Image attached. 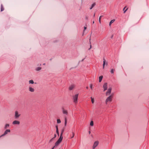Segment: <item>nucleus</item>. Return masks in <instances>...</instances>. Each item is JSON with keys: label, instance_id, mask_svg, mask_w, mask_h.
<instances>
[{"label": "nucleus", "instance_id": "2", "mask_svg": "<svg viewBox=\"0 0 149 149\" xmlns=\"http://www.w3.org/2000/svg\"><path fill=\"white\" fill-rule=\"evenodd\" d=\"M78 96V94H76L73 96V102L75 104H77V99Z\"/></svg>", "mask_w": 149, "mask_h": 149}, {"label": "nucleus", "instance_id": "15", "mask_svg": "<svg viewBox=\"0 0 149 149\" xmlns=\"http://www.w3.org/2000/svg\"><path fill=\"white\" fill-rule=\"evenodd\" d=\"M29 84H33L34 83L33 81V80H31L29 81Z\"/></svg>", "mask_w": 149, "mask_h": 149}, {"label": "nucleus", "instance_id": "5", "mask_svg": "<svg viewBox=\"0 0 149 149\" xmlns=\"http://www.w3.org/2000/svg\"><path fill=\"white\" fill-rule=\"evenodd\" d=\"M112 90V88L111 87H109L106 93V96L109 95L111 93V91Z\"/></svg>", "mask_w": 149, "mask_h": 149}, {"label": "nucleus", "instance_id": "16", "mask_svg": "<svg viewBox=\"0 0 149 149\" xmlns=\"http://www.w3.org/2000/svg\"><path fill=\"white\" fill-rule=\"evenodd\" d=\"M103 78V76H100L99 77V82H101L102 81V79Z\"/></svg>", "mask_w": 149, "mask_h": 149}, {"label": "nucleus", "instance_id": "12", "mask_svg": "<svg viewBox=\"0 0 149 149\" xmlns=\"http://www.w3.org/2000/svg\"><path fill=\"white\" fill-rule=\"evenodd\" d=\"M62 112L64 114L66 115H68V112L67 110L65 109L64 108L62 109Z\"/></svg>", "mask_w": 149, "mask_h": 149}, {"label": "nucleus", "instance_id": "11", "mask_svg": "<svg viewBox=\"0 0 149 149\" xmlns=\"http://www.w3.org/2000/svg\"><path fill=\"white\" fill-rule=\"evenodd\" d=\"M10 132V130L9 129H7L4 132L3 134L1 136H5L8 133Z\"/></svg>", "mask_w": 149, "mask_h": 149}, {"label": "nucleus", "instance_id": "7", "mask_svg": "<svg viewBox=\"0 0 149 149\" xmlns=\"http://www.w3.org/2000/svg\"><path fill=\"white\" fill-rule=\"evenodd\" d=\"M29 92L33 93L35 91V89L31 86H29Z\"/></svg>", "mask_w": 149, "mask_h": 149}, {"label": "nucleus", "instance_id": "30", "mask_svg": "<svg viewBox=\"0 0 149 149\" xmlns=\"http://www.w3.org/2000/svg\"><path fill=\"white\" fill-rule=\"evenodd\" d=\"M90 88L91 89H93V85L92 84H90Z\"/></svg>", "mask_w": 149, "mask_h": 149}, {"label": "nucleus", "instance_id": "14", "mask_svg": "<svg viewBox=\"0 0 149 149\" xmlns=\"http://www.w3.org/2000/svg\"><path fill=\"white\" fill-rule=\"evenodd\" d=\"M96 5V3H93V4H92V5H91V7L90 8V10H91L92 9V8L94 7Z\"/></svg>", "mask_w": 149, "mask_h": 149}, {"label": "nucleus", "instance_id": "35", "mask_svg": "<svg viewBox=\"0 0 149 149\" xmlns=\"http://www.w3.org/2000/svg\"><path fill=\"white\" fill-rule=\"evenodd\" d=\"M56 137V135L55 134L54 135V137L53 138H55Z\"/></svg>", "mask_w": 149, "mask_h": 149}, {"label": "nucleus", "instance_id": "31", "mask_svg": "<svg viewBox=\"0 0 149 149\" xmlns=\"http://www.w3.org/2000/svg\"><path fill=\"white\" fill-rule=\"evenodd\" d=\"M56 132L57 133V134L59 136V134L58 130H56Z\"/></svg>", "mask_w": 149, "mask_h": 149}, {"label": "nucleus", "instance_id": "34", "mask_svg": "<svg viewBox=\"0 0 149 149\" xmlns=\"http://www.w3.org/2000/svg\"><path fill=\"white\" fill-rule=\"evenodd\" d=\"M56 130H58V126L57 125H56Z\"/></svg>", "mask_w": 149, "mask_h": 149}, {"label": "nucleus", "instance_id": "22", "mask_svg": "<svg viewBox=\"0 0 149 149\" xmlns=\"http://www.w3.org/2000/svg\"><path fill=\"white\" fill-rule=\"evenodd\" d=\"M4 10V8L3 6V5L2 4L1 5V11H3Z\"/></svg>", "mask_w": 149, "mask_h": 149}, {"label": "nucleus", "instance_id": "19", "mask_svg": "<svg viewBox=\"0 0 149 149\" xmlns=\"http://www.w3.org/2000/svg\"><path fill=\"white\" fill-rule=\"evenodd\" d=\"M115 21V19H113L112 20H111L110 22L109 23V26H111V24L112 23H113Z\"/></svg>", "mask_w": 149, "mask_h": 149}, {"label": "nucleus", "instance_id": "42", "mask_svg": "<svg viewBox=\"0 0 149 149\" xmlns=\"http://www.w3.org/2000/svg\"><path fill=\"white\" fill-rule=\"evenodd\" d=\"M86 88L87 89H88V87H86Z\"/></svg>", "mask_w": 149, "mask_h": 149}, {"label": "nucleus", "instance_id": "17", "mask_svg": "<svg viewBox=\"0 0 149 149\" xmlns=\"http://www.w3.org/2000/svg\"><path fill=\"white\" fill-rule=\"evenodd\" d=\"M67 119L66 117H65V123H64V125L65 126L66 125H67Z\"/></svg>", "mask_w": 149, "mask_h": 149}, {"label": "nucleus", "instance_id": "38", "mask_svg": "<svg viewBox=\"0 0 149 149\" xmlns=\"http://www.w3.org/2000/svg\"><path fill=\"white\" fill-rule=\"evenodd\" d=\"M95 14H94V15H93V17H95Z\"/></svg>", "mask_w": 149, "mask_h": 149}, {"label": "nucleus", "instance_id": "3", "mask_svg": "<svg viewBox=\"0 0 149 149\" xmlns=\"http://www.w3.org/2000/svg\"><path fill=\"white\" fill-rule=\"evenodd\" d=\"M21 116V114L17 111H15L14 118H18Z\"/></svg>", "mask_w": 149, "mask_h": 149}, {"label": "nucleus", "instance_id": "41", "mask_svg": "<svg viewBox=\"0 0 149 149\" xmlns=\"http://www.w3.org/2000/svg\"><path fill=\"white\" fill-rule=\"evenodd\" d=\"M94 21H93V24H94Z\"/></svg>", "mask_w": 149, "mask_h": 149}, {"label": "nucleus", "instance_id": "36", "mask_svg": "<svg viewBox=\"0 0 149 149\" xmlns=\"http://www.w3.org/2000/svg\"><path fill=\"white\" fill-rule=\"evenodd\" d=\"M126 8V6H125L124 8H123V10H125V8Z\"/></svg>", "mask_w": 149, "mask_h": 149}, {"label": "nucleus", "instance_id": "29", "mask_svg": "<svg viewBox=\"0 0 149 149\" xmlns=\"http://www.w3.org/2000/svg\"><path fill=\"white\" fill-rule=\"evenodd\" d=\"M54 139V138H52L49 141V143H51V142Z\"/></svg>", "mask_w": 149, "mask_h": 149}, {"label": "nucleus", "instance_id": "8", "mask_svg": "<svg viewBox=\"0 0 149 149\" xmlns=\"http://www.w3.org/2000/svg\"><path fill=\"white\" fill-rule=\"evenodd\" d=\"M103 88L104 89V91H105L107 89V83H105L103 85Z\"/></svg>", "mask_w": 149, "mask_h": 149}, {"label": "nucleus", "instance_id": "20", "mask_svg": "<svg viewBox=\"0 0 149 149\" xmlns=\"http://www.w3.org/2000/svg\"><path fill=\"white\" fill-rule=\"evenodd\" d=\"M9 126V124H6L5 126L4 129H6L8 128Z\"/></svg>", "mask_w": 149, "mask_h": 149}, {"label": "nucleus", "instance_id": "40", "mask_svg": "<svg viewBox=\"0 0 149 149\" xmlns=\"http://www.w3.org/2000/svg\"><path fill=\"white\" fill-rule=\"evenodd\" d=\"M89 132V134H90V133H91V132H90V131H89V132Z\"/></svg>", "mask_w": 149, "mask_h": 149}, {"label": "nucleus", "instance_id": "37", "mask_svg": "<svg viewBox=\"0 0 149 149\" xmlns=\"http://www.w3.org/2000/svg\"><path fill=\"white\" fill-rule=\"evenodd\" d=\"M55 146H54L52 148V149H54V148H55Z\"/></svg>", "mask_w": 149, "mask_h": 149}, {"label": "nucleus", "instance_id": "23", "mask_svg": "<svg viewBox=\"0 0 149 149\" xmlns=\"http://www.w3.org/2000/svg\"><path fill=\"white\" fill-rule=\"evenodd\" d=\"M103 16L102 15H101L99 17V23H100V24H101V18Z\"/></svg>", "mask_w": 149, "mask_h": 149}, {"label": "nucleus", "instance_id": "43", "mask_svg": "<svg viewBox=\"0 0 149 149\" xmlns=\"http://www.w3.org/2000/svg\"><path fill=\"white\" fill-rule=\"evenodd\" d=\"M45 65V63H44L43 64V65Z\"/></svg>", "mask_w": 149, "mask_h": 149}, {"label": "nucleus", "instance_id": "33", "mask_svg": "<svg viewBox=\"0 0 149 149\" xmlns=\"http://www.w3.org/2000/svg\"><path fill=\"white\" fill-rule=\"evenodd\" d=\"M86 28H87L86 27L84 26V31H85L86 29Z\"/></svg>", "mask_w": 149, "mask_h": 149}, {"label": "nucleus", "instance_id": "4", "mask_svg": "<svg viewBox=\"0 0 149 149\" xmlns=\"http://www.w3.org/2000/svg\"><path fill=\"white\" fill-rule=\"evenodd\" d=\"M112 96L111 95L108 97L106 99L105 101V102L106 104H107L108 102H111L112 101Z\"/></svg>", "mask_w": 149, "mask_h": 149}, {"label": "nucleus", "instance_id": "6", "mask_svg": "<svg viewBox=\"0 0 149 149\" xmlns=\"http://www.w3.org/2000/svg\"><path fill=\"white\" fill-rule=\"evenodd\" d=\"M99 142L98 141H96L95 142L93 145L92 148L93 149H95V148L98 145Z\"/></svg>", "mask_w": 149, "mask_h": 149}, {"label": "nucleus", "instance_id": "39", "mask_svg": "<svg viewBox=\"0 0 149 149\" xmlns=\"http://www.w3.org/2000/svg\"><path fill=\"white\" fill-rule=\"evenodd\" d=\"M91 45H90V48L89 49V50H90V49H91Z\"/></svg>", "mask_w": 149, "mask_h": 149}, {"label": "nucleus", "instance_id": "25", "mask_svg": "<svg viewBox=\"0 0 149 149\" xmlns=\"http://www.w3.org/2000/svg\"><path fill=\"white\" fill-rule=\"evenodd\" d=\"M74 133L73 132H72V136L71 137V138H72L74 137Z\"/></svg>", "mask_w": 149, "mask_h": 149}, {"label": "nucleus", "instance_id": "10", "mask_svg": "<svg viewBox=\"0 0 149 149\" xmlns=\"http://www.w3.org/2000/svg\"><path fill=\"white\" fill-rule=\"evenodd\" d=\"M20 122L18 120H15L14 121L13 123L12 124L13 125H19L20 124Z\"/></svg>", "mask_w": 149, "mask_h": 149}, {"label": "nucleus", "instance_id": "24", "mask_svg": "<svg viewBox=\"0 0 149 149\" xmlns=\"http://www.w3.org/2000/svg\"><path fill=\"white\" fill-rule=\"evenodd\" d=\"M114 71L115 69H112L111 71V73L112 74H113Z\"/></svg>", "mask_w": 149, "mask_h": 149}, {"label": "nucleus", "instance_id": "21", "mask_svg": "<svg viewBox=\"0 0 149 149\" xmlns=\"http://www.w3.org/2000/svg\"><path fill=\"white\" fill-rule=\"evenodd\" d=\"M64 129H62V130H61V135H60V136H62V134H63V132H64Z\"/></svg>", "mask_w": 149, "mask_h": 149}, {"label": "nucleus", "instance_id": "1", "mask_svg": "<svg viewBox=\"0 0 149 149\" xmlns=\"http://www.w3.org/2000/svg\"><path fill=\"white\" fill-rule=\"evenodd\" d=\"M63 139V136H60V138H59L57 141L55 143V146H55V147L57 146L61 142Z\"/></svg>", "mask_w": 149, "mask_h": 149}, {"label": "nucleus", "instance_id": "13", "mask_svg": "<svg viewBox=\"0 0 149 149\" xmlns=\"http://www.w3.org/2000/svg\"><path fill=\"white\" fill-rule=\"evenodd\" d=\"M75 86L74 85H71L69 87V90H71L73 89L74 88Z\"/></svg>", "mask_w": 149, "mask_h": 149}, {"label": "nucleus", "instance_id": "28", "mask_svg": "<svg viewBox=\"0 0 149 149\" xmlns=\"http://www.w3.org/2000/svg\"><path fill=\"white\" fill-rule=\"evenodd\" d=\"M57 122L58 123H61V121L59 119H58L57 120Z\"/></svg>", "mask_w": 149, "mask_h": 149}, {"label": "nucleus", "instance_id": "26", "mask_svg": "<svg viewBox=\"0 0 149 149\" xmlns=\"http://www.w3.org/2000/svg\"><path fill=\"white\" fill-rule=\"evenodd\" d=\"M93 121H91L90 122V125L91 126H93Z\"/></svg>", "mask_w": 149, "mask_h": 149}, {"label": "nucleus", "instance_id": "9", "mask_svg": "<svg viewBox=\"0 0 149 149\" xmlns=\"http://www.w3.org/2000/svg\"><path fill=\"white\" fill-rule=\"evenodd\" d=\"M103 68L104 69V68L105 65H108V63L106 61V60L104 58L103 59Z\"/></svg>", "mask_w": 149, "mask_h": 149}, {"label": "nucleus", "instance_id": "27", "mask_svg": "<svg viewBox=\"0 0 149 149\" xmlns=\"http://www.w3.org/2000/svg\"><path fill=\"white\" fill-rule=\"evenodd\" d=\"M91 101L93 104L94 103V99L92 97H91Z\"/></svg>", "mask_w": 149, "mask_h": 149}, {"label": "nucleus", "instance_id": "18", "mask_svg": "<svg viewBox=\"0 0 149 149\" xmlns=\"http://www.w3.org/2000/svg\"><path fill=\"white\" fill-rule=\"evenodd\" d=\"M41 69V68L40 67H38L36 69V70L37 71H39Z\"/></svg>", "mask_w": 149, "mask_h": 149}, {"label": "nucleus", "instance_id": "32", "mask_svg": "<svg viewBox=\"0 0 149 149\" xmlns=\"http://www.w3.org/2000/svg\"><path fill=\"white\" fill-rule=\"evenodd\" d=\"M127 9H128V8H127L125 10H124V13H125L127 11Z\"/></svg>", "mask_w": 149, "mask_h": 149}, {"label": "nucleus", "instance_id": "44", "mask_svg": "<svg viewBox=\"0 0 149 149\" xmlns=\"http://www.w3.org/2000/svg\"><path fill=\"white\" fill-rule=\"evenodd\" d=\"M84 59H83L82 60V61H84Z\"/></svg>", "mask_w": 149, "mask_h": 149}]
</instances>
